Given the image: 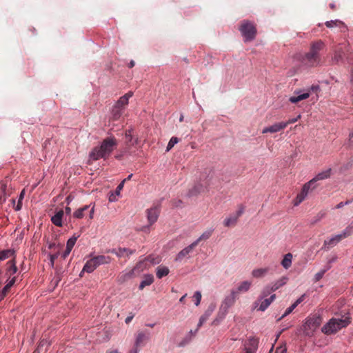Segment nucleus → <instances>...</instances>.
<instances>
[{
	"label": "nucleus",
	"mask_w": 353,
	"mask_h": 353,
	"mask_svg": "<svg viewBox=\"0 0 353 353\" xmlns=\"http://www.w3.org/2000/svg\"><path fill=\"white\" fill-rule=\"evenodd\" d=\"M212 312V310H208L207 311H205V312L200 317V319H199V323H198V325H197V328L199 329V327H200L208 319V318L210 317V316L211 315Z\"/></svg>",
	"instance_id": "31"
},
{
	"label": "nucleus",
	"mask_w": 353,
	"mask_h": 353,
	"mask_svg": "<svg viewBox=\"0 0 353 353\" xmlns=\"http://www.w3.org/2000/svg\"><path fill=\"white\" fill-rule=\"evenodd\" d=\"M212 312V310H208L207 311H205V312L200 317V319H199V323H198V325H197V328L199 329V327H200L208 319V318L210 317V316L211 315Z\"/></svg>",
	"instance_id": "30"
},
{
	"label": "nucleus",
	"mask_w": 353,
	"mask_h": 353,
	"mask_svg": "<svg viewBox=\"0 0 353 353\" xmlns=\"http://www.w3.org/2000/svg\"><path fill=\"white\" fill-rule=\"evenodd\" d=\"M331 172H332L331 168H329L324 171H322V172H319L318 174H316L310 181L312 182L313 185H316L315 184L316 181L328 179L331 175Z\"/></svg>",
	"instance_id": "14"
},
{
	"label": "nucleus",
	"mask_w": 353,
	"mask_h": 353,
	"mask_svg": "<svg viewBox=\"0 0 353 353\" xmlns=\"http://www.w3.org/2000/svg\"><path fill=\"white\" fill-rule=\"evenodd\" d=\"M138 347H135L133 350H132L130 353H139V350L137 349Z\"/></svg>",
	"instance_id": "63"
},
{
	"label": "nucleus",
	"mask_w": 353,
	"mask_h": 353,
	"mask_svg": "<svg viewBox=\"0 0 353 353\" xmlns=\"http://www.w3.org/2000/svg\"><path fill=\"white\" fill-rule=\"evenodd\" d=\"M251 283L248 281H245L243 283V285L241 287H245V286H250Z\"/></svg>",
	"instance_id": "61"
},
{
	"label": "nucleus",
	"mask_w": 353,
	"mask_h": 353,
	"mask_svg": "<svg viewBox=\"0 0 353 353\" xmlns=\"http://www.w3.org/2000/svg\"><path fill=\"white\" fill-rule=\"evenodd\" d=\"M292 257L293 256L291 253H288L284 256L281 265L285 269L288 270L292 265Z\"/></svg>",
	"instance_id": "26"
},
{
	"label": "nucleus",
	"mask_w": 353,
	"mask_h": 353,
	"mask_svg": "<svg viewBox=\"0 0 353 353\" xmlns=\"http://www.w3.org/2000/svg\"><path fill=\"white\" fill-rule=\"evenodd\" d=\"M125 143L127 146L134 145L137 143V139H134L132 137V129H129L125 133Z\"/></svg>",
	"instance_id": "22"
},
{
	"label": "nucleus",
	"mask_w": 353,
	"mask_h": 353,
	"mask_svg": "<svg viewBox=\"0 0 353 353\" xmlns=\"http://www.w3.org/2000/svg\"><path fill=\"white\" fill-rule=\"evenodd\" d=\"M350 323L349 317L332 318L325 323L321 328V331L326 335H331L336 333Z\"/></svg>",
	"instance_id": "3"
},
{
	"label": "nucleus",
	"mask_w": 353,
	"mask_h": 353,
	"mask_svg": "<svg viewBox=\"0 0 353 353\" xmlns=\"http://www.w3.org/2000/svg\"><path fill=\"white\" fill-rule=\"evenodd\" d=\"M236 222H237V218H236V216H234L233 215V216L226 218L224 220L223 223L225 227H230V226L235 225Z\"/></svg>",
	"instance_id": "34"
},
{
	"label": "nucleus",
	"mask_w": 353,
	"mask_h": 353,
	"mask_svg": "<svg viewBox=\"0 0 353 353\" xmlns=\"http://www.w3.org/2000/svg\"><path fill=\"white\" fill-rule=\"evenodd\" d=\"M123 186H124V181H121L116 188L115 194L117 196L120 195V192L122 190V189L123 188Z\"/></svg>",
	"instance_id": "43"
},
{
	"label": "nucleus",
	"mask_w": 353,
	"mask_h": 353,
	"mask_svg": "<svg viewBox=\"0 0 353 353\" xmlns=\"http://www.w3.org/2000/svg\"><path fill=\"white\" fill-rule=\"evenodd\" d=\"M343 51L342 48H337L334 53L333 57H332V64H337L340 62L343 61Z\"/></svg>",
	"instance_id": "19"
},
{
	"label": "nucleus",
	"mask_w": 353,
	"mask_h": 353,
	"mask_svg": "<svg viewBox=\"0 0 353 353\" xmlns=\"http://www.w3.org/2000/svg\"><path fill=\"white\" fill-rule=\"evenodd\" d=\"M71 250H72L68 249V248H66L65 251L63 252V253L62 254V258L65 259L69 255V254L70 253Z\"/></svg>",
	"instance_id": "48"
},
{
	"label": "nucleus",
	"mask_w": 353,
	"mask_h": 353,
	"mask_svg": "<svg viewBox=\"0 0 353 353\" xmlns=\"http://www.w3.org/2000/svg\"><path fill=\"white\" fill-rule=\"evenodd\" d=\"M169 272V268L166 266L159 265L156 269V275L159 279H161L163 276H167Z\"/></svg>",
	"instance_id": "24"
},
{
	"label": "nucleus",
	"mask_w": 353,
	"mask_h": 353,
	"mask_svg": "<svg viewBox=\"0 0 353 353\" xmlns=\"http://www.w3.org/2000/svg\"><path fill=\"white\" fill-rule=\"evenodd\" d=\"M123 109L116 106L115 105L112 107L111 111L110 119L113 121H117L123 114Z\"/></svg>",
	"instance_id": "23"
},
{
	"label": "nucleus",
	"mask_w": 353,
	"mask_h": 353,
	"mask_svg": "<svg viewBox=\"0 0 353 353\" xmlns=\"http://www.w3.org/2000/svg\"><path fill=\"white\" fill-rule=\"evenodd\" d=\"M132 176V174H130L127 178L124 179L122 181H124V183H125L126 181L130 180Z\"/></svg>",
	"instance_id": "60"
},
{
	"label": "nucleus",
	"mask_w": 353,
	"mask_h": 353,
	"mask_svg": "<svg viewBox=\"0 0 353 353\" xmlns=\"http://www.w3.org/2000/svg\"><path fill=\"white\" fill-rule=\"evenodd\" d=\"M58 253L50 255V261L52 263H53L54 261L58 257Z\"/></svg>",
	"instance_id": "57"
},
{
	"label": "nucleus",
	"mask_w": 353,
	"mask_h": 353,
	"mask_svg": "<svg viewBox=\"0 0 353 353\" xmlns=\"http://www.w3.org/2000/svg\"><path fill=\"white\" fill-rule=\"evenodd\" d=\"M116 196H117V195L115 194V193H114V194H112L109 196V201H110V202L116 201H117Z\"/></svg>",
	"instance_id": "51"
},
{
	"label": "nucleus",
	"mask_w": 353,
	"mask_h": 353,
	"mask_svg": "<svg viewBox=\"0 0 353 353\" xmlns=\"http://www.w3.org/2000/svg\"><path fill=\"white\" fill-rule=\"evenodd\" d=\"M274 353H287V348L284 346H279L276 349Z\"/></svg>",
	"instance_id": "45"
},
{
	"label": "nucleus",
	"mask_w": 353,
	"mask_h": 353,
	"mask_svg": "<svg viewBox=\"0 0 353 353\" xmlns=\"http://www.w3.org/2000/svg\"><path fill=\"white\" fill-rule=\"evenodd\" d=\"M276 295L272 294L269 297L262 296L254 303V308L259 311H265L274 300Z\"/></svg>",
	"instance_id": "9"
},
{
	"label": "nucleus",
	"mask_w": 353,
	"mask_h": 353,
	"mask_svg": "<svg viewBox=\"0 0 353 353\" xmlns=\"http://www.w3.org/2000/svg\"><path fill=\"white\" fill-rule=\"evenodd\" d=\"M310 97V92H307L303 94H299L298 96H292L290 97L289 101L292 103H296L302 100L306 99Z\"/></svg>",
	"instance_id": "25"
},
{
	"label": "nucleus",
	"mask_w": 353,
	"mask_h": 353,
	"mask_svg": "<svg viewBox=\"0 0 353 353\" xmlns=\"http://www.w3.org/2000/svg\"><path fill=\"white\" fill-rule=\"evenodd\" d=\"M353 233V227H347L341 234L335 235L330 239L325 240L323 243V248L327 247V249L334 247L342 239L347 238Z\"/></svg>",
	"instance_id": "5"
},
{
	"label": "nucleus",
	"mask_w": 353,
	"mask_h": 353,
	"mask_svg": "<svg viewBox=\"0 0 353 353\" xmlns=\"http://www.w3.org/2000/svg\"><path fill=\"white\" fill-rule=\"evenodd\" d=\"M212 234V232H210V231H207V232H203L201 236L197 239L194 242H196L197 243V245L199 244V243L201 241V240H206L210 238V236H211Z\"/></svg>",
	"instance_id": "41"
},
{
	"label": "nucleus",
	"mask_w": 353,
	"mask_h": 353,
	"mask_svg": "<svg viewBox=\"0 0 353 353\" xmlns=\"http://www.w3.org/2000/svg\"><path fill=\"white\" fill-rule=\"evenodd\" d=\"M316 186L317 185H313L312 182H310V181L308 182L305 183L303 185L300 193H299L297 194V196H296V198L294 199V200L293 201L294 205L297 206L301 203H302L307 197L310 190H312L315 189L316 188Z\"/></svg>",
	"instance_id": "7"
},
{
	"label": "nucleus",
	"mask_w": 353,
	"mask_h": 353,
	"mask_svg": "<svg viewBox=\"0 0 353 353\" xmlns=\"http://www.w3.org/2000/svg\"><path fill=\"white\" fill-rule=\"evenodd\" d=\"M64 215V212L63 210H59L54 216H52L51 221L53 224L56 226L61 227L62 226V219Z\"/></svg>",
	"instance_id": "20"
},
{
	"label": "nucleus",
	"mask_w": 353,
	"mask_h": 353,
	"mask_svg": "<svg viewBox=\"0 0 353 353\" xmlns=\"http://www.w3.org/2000/svg\"><path fill=\"white\" fill-rule=\"evenodd\" d=\"M259 340L258 339L252 337L250 338L248 343L245 345V350L256 352L258 348Z\"/></svg>",
	"instance_id": "16"
},
{
	"label": "nucleus",
	"mask_w": 353,
	"mask_h": 353,
	"mask_svg": "<svg viewBox=\"0 0 353 353\" xmlns=\"http://www.w3.org/2000/svg\"><path fill=\"white\" fill-rule=\"evenodd\" d=\"M10 265L9 269L8 270V274H10V276L12 274H14L17 271V268L16 266L15 262L14 260H11L8 262Z\"/></svg>",
	"instance_id": "36"
},
{
	"label": "nucleus",
	"mask_w": 353,
	"mask_h": 353,
	"mask_svg": "<svg viewBox=\"0 0 353 353\" xmlns=\"http://www.w3.org/2000/svg\"><path fill=\"white\" fill-rule=\"evenodd\" d=\"M134 61L132 60V61L129 63V64H128V67H129L130 68H133V67H134Z\"/></svg>",
	"instance_id": "64"
},
{
	"label": "nucleus",
	"mask_w": 353,
	"mask_h": 353,
	"mask_svg": "<svg viewBox=\"0 0 353 353\" xmlns=\"http://www.w3.org/2000/svg\"><path fill=\"white\" fill-rule=\"evenodd\" d=\"M305 295H302L301 297H299L295 302L294 303L296 304V305H298L299 303H301L303 301V298H304Z\"/></svg>",
	"instance_id": "52"
},
{
	"label": "nucleus",
	"mask_w": 353,
	"mask_h": 353,
	"mask_svg": "<svg viewBox=\"0 0 353 353\" xmlns=\"http://www.w3.org/2000/svg\"><path fill=\"white\" fill-rule=\"evenodd\" d=\"M321 319L320 316L308 317L303 325V330L305 335H312L320 326Z\"/></svg>",
	"instance_id": "6"
},
{
	"label": "nucleus",
	"mask_w": 353,
	"mask_h": 353,
	"mask_svg": "<svg viewBox=\"0 0 353 353\" xmlns=\"http://www.w3.org/2000/svg\"><path fill=\"white\" fill-rule=\"evenodd\" d=\"M111 253L116 254L118 257H122L124 255L129 256L130 254H132L134 252V250L124 248H119L117 250L113 249L110 251Z\"/></svg>",
	"instance_id": "18"
},
{
	"label": "nucleus",
	"mask_w": 353,
	"mask_h": 353,
	"mask_svg": "<svg viewBox=\"0 0 353 353\" xmlns=\"http://www.w3.org/2000/svg\"><path fill=\"white\" fill-rule=\"evenodd\" d=\"M14 252L12 250H4L0 252V261H3L14 254Z\"/></svg>",
	"instance_id": "32"
},
{
	"label": "nucleus",
	"mask_w": 353,
	"mask_h": 353,
	"mask_svg": "<svg viewBox=\"0 0 353 353\" xmlns=\"http://www.w3.org/2000/svg\"><path fill=\"white\" fill-rule=\"evenodd\" d=\"M179 141V139L177 137H172L170 141L168 142V144L167 145L166 151H170L175 144H176Z\"/></svg>",
	"instance_id": "39"
},
{
	"label": "nucleus",
	"mask_w": 353,
	"mask_h": 353,
	"mask_svg": "<svg viewBox=\"0 0 353 353\" xmlns=\"http://www.w3.org/2000/svg\"><path fill=\"white\" fill-rule=\"evenodd\" d=\"M23 196H24V192L22 191L20 194V196H19V201H22L23 199Z\"/></svg>",
	"instance_id": "62"
},
{
	"label": "nucleus",
	"mask_w": 353,
	"mask_h": 353,
	"mask_svg": "<svg viewBox=\"0 0 353 353\" xmlns=\"http://www.w3.org/2000/svg\"><path fill=\"white\" fill-rule=\"evenodd\" d=\"M327 28H332L334 27H338L340 28L341 32H345L346 30V26L345 23L340 20L328 21L325 23Z\"/></svg>",
	"instance_id": "17"
},
{
	"label": "nucleus",
	"mask_w": 353,
	"mask_h": 353,
	"mask_svg": "<svg viewBox=\"0 0 353 353\" xmlns=\"http://www.w3.org/2000/svg\"><path fill=\"white\" fill-rule=\"evenodd\" d=\"M345 206L344 202H340L339 204H337L335 207L336 209H339Z\"/></svg>",
	"instance_id": "59"
},
{
	"label": "nucleus",
	"mask_w": 353,
	"mask_h": 353,
	"mask_svg": "<svg viewBox=\"0 0 353 353\" xmlns=\"http://www.w3.org/2000/svg\"><path fill=\"white\" fill-rule=\"evenodd\" d=\"M305 295H302L301 297H299L295 302L294 303L296 304V305H298L299 303H301L303 301V298H304Z\"/></svg>",
	"instance_id": "53"
},
{
	"label": "nucleus",
	"mask_w": 353,
	"mask_h": 353,
	"mask_svg": "<svg viewBox=\"0 0 353 353\" xmlns=\"http://www.w3.org/2000/svg\"><path fill=\"white\" fill-rule=\"evenodd\" d=\"M197 245L196 242H193L188 247L183 249L181 252H179L177 256H176V261H181L184 257L188 256L190 252H192L193 249Z\"/></svg>",
	"instance_id": "13"
},
{
	"label": "nucleus",
	"mask_w": 353,
	"mask_h": 353,
	"mask_svg": "<svg viewBox=\"0 0 353 353\" xmlns=\"http://www.w3.org/2000/svg\"><path fill=\"white\" fill-rule=\"evenodd\" d=\"M8 283L4 287H12L15 283V277L9 278Z\"/></svg>",
	"instance_id": "47"
},
{
	"label": "nucleus",
	"mask_w": 353,
	"mask_h": 353,
	"mask_svg": "<svg viewBox=\"0 0 353 353\" xmlns=\"http://www.w3.org/2000/svg\"><path fill=\"white\" fill-rule=\"evenodd\" d=\"M132 92H128L119 99V100L115 103V105L123 110L125 107L128 104L129 99L132 97Z\"/></svg>",
	"instance_id": "15"
},
{
	"label": "nucleus",
	"mask_w": 353,
	"mask_h": 353,
	"mask_svg": "<svg viewBox=\"0 0 353 353\" xmlns=\"http://www.w3.org/2000/svg\"><path fill=\"white\" fill-rule=\"evenodd\" d=\"M285 128V124H284L283 121L279 122V123H276L269 127H266V128H263V130H262V133L263 134L268 133V132L275 133V132H277L282 130Z\"/></svg>",
	"instance_id": "11"
},
{
	"label": "nucleus",
	"mask_w": 353,
	"mask_h": 353,
	"mask_svg": "<svg viewBox=\"0 0 353 353\" xmlns=\"http://www.w3.org/2000/svg\"><path fill=\"white\" fill-rule=\"evenodd\" d=\"M325 48V43L321 41L312 42L310 51L301 57L302 63L309 67H316L322 62L320 52Z\"/></svg>",
	"instance_id": "1"
},
{
	"label": "nucleus",
	"mask_w": 353,
	"mask_h": 353,
	"mask_svg": "<svg viewBox=\"0 0 353 353\" xmlns=\"http://www.w3.org/2000/svg\"><path fill=\"white\" fill-rule=\"evenodd\" d=\"M299 119H301V115H298L296 118L290 119L288 120L287 121H285L284 124H285V128L288 125L296 122Z\"/></svg>",
	"instance_id": "42"
},
{
	"label": "nucleus",
	"mask_w": 353,
	"mask_h": 353,
	"mask_svg": "<svg viewBox=\"0 0 353 353\" xmlns=\"http://www.w3.org/2000/svg\"><path fill=\"white\" fill-rule=\"evenodd\" d=\"M243 288H238V291H240L241 290H242ZM245 290L246 291L248 290V288H244ZM239 293V292H234V291H232L230 296H228L225 300V303L226 305H228V306L231 305L233 304V303L234 302L236 298V294Z\"/></svg>",
	"instance_id": "29"
},
{
	"label": "nucleus",
	"mask_w": 353,
	"mask_h": 353,
	"mask_svg": "<svg viewBox=\"0 0 353 353\" xmlns=\"http://www.w3.org/2000/svg\"><path fill=\"white\" fill-rule=\"evenodd\" d=\"M243 209L242 208V209H241V210H238V211L236 212V214L235 215H234V216H236V218H237V219H239V217L240 216H241V214H243Z\"/></svg>",
	"instance_id": "55"
},
{
	"label": "nucleus",
	"mask_w": 353,
	"mask_h": 353,
	"mask_svg": "<svg viewBox=\"0 0 353 353\" xmlns=\"http://www.w3.org/2000/svg\"><path fill=\"white\" fill-rule=\"evenodd\" d=\"M154 281V276L152 274H146L144 276L139 287H145L150 285Z\"/></svg>",
	"instance_id": "28"
},
{
	"label": "nucleus",
	"mask_w": 353,
	"mask_h": 353,
	"mask_svg": "<svg viewBox=\"0 0 353 353\" xmlns=\"http://www.w3.org/2000/svg\"><path fill=\"white\" fill-rule=\"evenodd\" d=\"M79 237V235H73L71 238H70L66 244V248L68 249L72 250L74 245H75V243L77 240V239Z\"/></svg>",
	"instance_id": "37"
},
{
	"label": "nucleus",
	"mask_w": 353,
	"mask_h": 353,
	"mask_svg": "<svg viewBox=\"0 0 353 353\" xmlns=\"http://www.w3.org/2000/svg\"><path fill=\"white\" fill-rule=\"evenodd\" d=\"M117 145V141L114 137L105 138L99 147H95L90 153V158L93 161L100 159H106Z\"/></svg>",
	"instance_id": "2"
},
{
	"label": "nucleus",
	"mask_w": 353,
	"mask_h": 353,
	"mask_svg": "<svg viewBox=\"0 0 353 353\" xmlns=\"http://www.w3.org/2000/svg\"><path fill=\"white\" fill-rule=\"evenodd\" d=\"M94 212V205L92 207V208L90 210V219H93V214Z\"/></svg>",
	"instance_id": "58"
},
{
	"label": "nucleus",
	"mask_w": 353,
	"mask_h": 353,
	"mask_svg": "<svg viewBox=\"0 0 353 353\" xmlns=\"http://www.w3.org/2000/svg\"><path fill=\"white\" fill-rule=\"evenodd\" d=\"M133 318H134V315L133 314H132L130 316H128L125 319V323H127V324L129 323L132 320Z\"/></svg>",
	"instance_id": "56"
},
{
	"label": "nucleus",
	"mask_w": 353,
	"mask_h": 353,
	"mask_svg": "<svg viewBox=\"0 0 353 353\" xmlns=\"http://www.w3.org/2000/svg\"><path fill=\"white\" fill-rule=\"evenodd\" d=\"M97 267V263L95 262L94 259L92 258L86 262L83 268V271L90 273L92 272Z\"/></svg>",
	"instance_id": "21"
},
{
	"label": "nucleus",
	"mask_w": 353,
	"mask_h": 353,
	"mask_svg": "<svg viewBox=\"0 0 353 353\" xmlns=\"http://www.w3.org/2000/svg\"><path fill=\"white\" fill-rule=\"evenodd\" d=\"M270 271V267H264L254 269L252 272V276L255 279H262L265 277Z\"/></svg>",
	"instance_id": "12"
},
{
	"label": "nucleus",
	"mask_w": 353,
	"mask_h": 353,
	"mask_svg": "<svg viewBox=\"0 0 353 353\" xmlns=\"http://www.w3.org/2000/svg\"><path fill=\"white\" fill-rule=\"evenodd\" d=\"M319 90V85H312L311 88H310V90H308V92H310V91H312L314 92H316Z\"/></svg>",
	"instance_id": "50"
},
{
	"label": "nucleus",
	"mask_w": 353,
	"mask_h": 353,
	"mask_svg": "<svg viewBox=\"0 0 353 353\" xmlns=\"http://www.w3.org/2000/svg\"><path fill=\"white\" fill-rule=\"evenodd\" d=\"M148 263L154 264L158 263V261H156V259L152 255L148 256L143 260H141L137 263V265L132 270V274H139L141 272H143L144 270L148 268Z\"/></svg>",
	"instance_id": "8"
},
{
	"label": "nucleus",
	"mask_w": 353,
	"mask_h": 353,
	"mask_svg": "<svg viewBox=\"0 0 353 353\" xmlns=\"http://www.w3.org/2000/svg\"><path fill=\"white\" fill-rule=\"evenodd\" d=\"M193 301L194 302V304L198 306L200 303L201 299V294L199 291H196L194 296H192Z\"/></svg>",
	"instance_id": "40"
},
{
	"label": "nucleus",
	"mask_w": 353,
	"mask_h": 353,
	"mask_svg": "<svg viewBox=\"0 0 353 353\" xmlns=\"http://www.w3.org/2000/svg\"><path fill=\"white\" fill-rule=\"evenodd\" d=\"M204 190H205V188L203 187V185L201 184H198V185H196L192 189H191L190 190L189 194L190 196H194V195H196L197 194L204 192Z\"/></svg>",
	"instance_id": "35"
},
{
	"label": "nucleus",
	"mask_w": 353,
	"mask_h": 353,
	"mask_svg": "<svg viewBox=\"0 0 353 353\" xmlns=\"http://www.w3.org/2000/svg\"><path fill=\"white\" fill-rule=\"evenodd\" d=\"M147 218L150 225L154 224L158 219L160 214V208L158 206H154L147 210Z\"/></svg>",
	"instance_id": "10"
},
{
	"label": "nucleus",
	"mask_w": 353,
	"mask_h": 353,
	"mask_svg": "<svg viewBox=\"0 0 353 353\" xmlns=\"http://www.w3.org/2000/svg\"><path fill=\"white\" fill-rule=\"evenodd\" d=\"M90 208V205H84L83 208H79L77 210L74 214L73 216L77 219H81L83 217V212L88 210Z\"/></svg>",
	"instance_id": "33"
},
{
	"label": "nucleus",
	"mask_w": 353,
	"mask_h": 353,
	"mask_svg": "<svg viewBox=\"0 0 353 353\" xmlns=\"http://www.w3.org/2000/svg\"><path fill=\"white\" fill-rule=\"evenodd\" d=\"M8 289L9 288H2L1 290H0V301H1L6 296V295L8 292Z\"/></svg>",
	"instance_id": "44"
},
{
	"label": "nucleus",
	"mask_w": 353,
	"mask_h": 353,
	"mask_svg": "<svg viewBox=\"0 0 353 353\" xmlns=\"http://www.w3.org/2000/svg\"><path fill=\"white\" fill-rule=\"evenodd\" d=\"M146 339L145 334L141 332L137 334L136 341H135V346L138 347L141 345V343Z\"/></svg>",
	"instance_id": "38"
},
{
	"label": "nucleus",
	"mask_w": 353,
	"mask_h": 353,
	"mask_svg": "<svg viewBox=\"0 0 353 353\" xmlns=\"http://www.w3.org/2000/svg\"><path fill=\"white\" fill-rule=\"evenodd\" d=\"M95 262L97 263L98 266L102 264L109 263L111 261V258L108 256L99 255L95 257H93Z\"/></svg>",
	"instance_id": "27"
},
{
	"label": "nucleus",
	"mask_w": 353,
	"mask_h": 353,
	"mask_svg": "<svg viewBox=\"0 0 353 353\" xmlns=\"http://www.w3.org/2000/svg\"><path fill=\"white\" fill-rule=\"evenodd\" d=\"M325 272V270H321L319 272L316 273L314 276L315 281H319L323 277Z\"/></svg>",
	"instance_id": "46"
},
{
	"label": "nucleus",
	"mask_w": 353,
	"mask_h": 353,
	"mask_svg": "<svg viewBox=\"0 0 353 353\" xmlns=\"http://www.w3.org/2000/svg\"><path fill=\"white\" fill-rule=\"evenodd\" d=\"M293 311V310L289 307L286 310L285 312H284V314L281 316V317L279 319H281L282 318L286 316L287 315L290 314Z\"/></svg>",
	"instance_id": "49"
},
{
	"label": "nucleus",
	"mask_w": 353,
	"mask_h": 353,
	"mask_svg": "<svg viewBox=\"0 0 353 353\" xmlns=\"http://www.w3.org/2000/svg\"><path fill=\"white\" fill-rule=\"evenodd\" d=\"M239 31L245 42L254 40L257 32L255 24L248 20H243L241 22Z\"/></svg>",
	"instance_id": "4"
},
{
	"label": "nucleus",
	"mask_w": 353,
	"mask_h": 353,
	"mask_svg": "<svg viewBox=\"0 0 353 353\" xmlns=\"http://www.w3.org/2000/svg\"><path fill=\"white\" fill-rule=\"evenodd\" d=\"M21 207H22V201H18V203L15 208V210H17V211L20 210L21 209Z\"/></svg>",
	"instance_id": "54"
}]
</instances>
